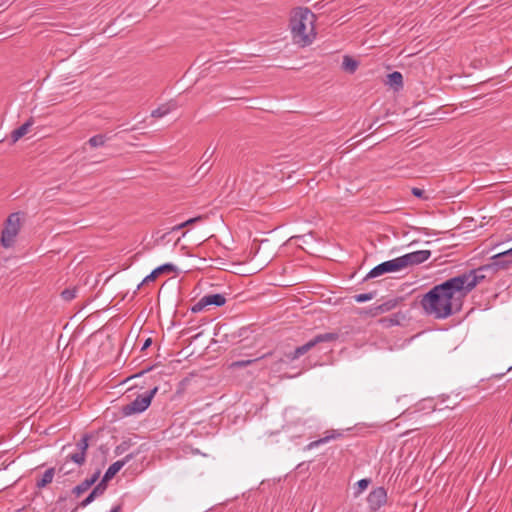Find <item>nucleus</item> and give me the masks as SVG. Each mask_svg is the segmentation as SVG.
<instances>
[{"label": "nucleus", "instance_id": "obj_1", "mask_svg": "<svg viewBox=\"0 0 512 512\" xmlns=\"http://www.w3.org/2000/svg\"><path fill=\"white\" fill-rule=\"evenodd\" d=\"M464 297L452 277L424 294L420 305L426 315L446 319L461 310Z\"/></svg>", "mask_w": 512, "mask_h": 512}, {"label": "nucleus", "instance_id": "obj_2", "mask_svg": "<svg viewBox=\"0 0 512 512\" xmlns=\"http://www.w3.org/2000/svg\"><path fill=\"white\" fill-rule=\"evenodd\" d=\"M315 20V14L306 7H297L292 10L289 27L295 43L307 46L313 42Z\"/></svg>", "mask_w": 512, "mask_h": 512}, {"label": "nucleus", "instance_id": "obj_3", "mask_svg": "<svg viewBox=\"0 0 512 512\" xmlns=\"http://www.w3.org/2000/svg\"><path fill=\"white\" fill-rule=\"evenodd\" d=\"M489 269H492L491 264L453 277L454 281L461 290L462 295L466 296L472 289L476 287L477 284L484 280L486 277L484 271Z\"/></svg>", "mask_w": 512, "mask_h": 512}, {"label": "nucleus", "instance_id": "obj_4", "mask_svg": "<svg viewBox=\"0 0 512 512\" xmlns=\"http://www.w3.org/2000/svg\"><path fill=\"white\" fill-rule=\"evenodd\" d=\"M21 229V213H11L4 224L1 232L0 243L3 248H11L15 245L16 237Z\"/></svg>", "mask_w": 512, "mask_h": 512}, {"label": "nucleus", "instance_id": "obj_5", "mask_svg": "<svg viewBox=\"0 0 512 512\" xmlns=\"http://www.w3.org/2000/svg\"><path fill=\"white\" fill-rule=\"evenodd\" d=\"M89 439L90 435L84 434L82 438L76 443L77 451L74 453H70L65 457V463H63L59 468L58 472L62 475H67L72 472V469H66V464L68 462H73L78 466H82L86 461V452L89 447Z\"/></svg>", "mask_w": 512, "mask_h": 512}, {"label": "nucleus", "instance_id": "obj_6", "mask_svg": "<svg viewBox=\"0 0 512 512\" xmlns=\"http://www.w3.org/2000/svg\"><path fill=\"white\" fill-rule=\"evenodd\" d=\"M158 386L155 385L144 394L138 395L132 402L122 407V413L125 416H130L136 413L144 412L151 404V400L158 391Z\"/></svg>", "mask_w": 512, "mask_h": 512}, {"label": "nucleus", "instance_id": "obj_7", "mask_svg": "<svg viewBox=\"0 0 512 512\" xmlns=\"http://www.w3.org/2000/svg\"><path fill=\"white\" fill-rule=\"evenodd\" d=\"M338 338H339L338 333L318 334L314 338L309 340L307 343H305L304 345L297 347L294 351H292L290 353H287L286 358L290 361L296 360L299 357L306 354L308 351H310L312 348H314L319 343L336 341Z\"/></svg>", "mask_w": 512, "mask_h": 512}, {"label": "nucleus", "instance_id": "obj_8", "mask_svg": "<svg viewBox=\"0 0 512 512\" xmlns=\"http://www.w3.org/2000/svg\"><path fill=\"white\" fill-rule=\"evenodd\" d=\"M338 338H339L338 333L318 334L314 338L309 340L307 343H305L304 345L297 347L294 351H292L290 353H287L286 358L290 361L296 360L299 357L306 354L308 351H310L312 348H314L319 343L336 341Z\"/></svg>", "mask_w": 512, "mask_h": 512}, {"label": "nucleus", "instance_id": "obj_9", "mask_svg": "<svg viewBox=\"0 0 512 512\" xmlns=\"http://www.w3.org/2000/svg\"><path fill=\"white\" fill-rule=\"evenodd\" d=\"M403 270L400 258H394L385 262H382L372 268L366 276V279L376 278L387 273H393Z\"/></svg>", "mask_w": 512, "mask_h": 512}, {"label": "nucleus", "instance_id": "obj_10", "mask_svg": "<svg viewBox=\"0 0 512 512\" xmlns=\"http://www.w3.org/2000/svg\"><path fill=\"white\" fill-rule=\"evenodd\" d=\"M430 256V250H418L402 255L399 258L401 261L402 268L405 269L409 266L418 265L425 262L430 258Z\"/></svg>", "mask_w": 512, "mask_h": 512}, {"label": "nucleus", "instance_id": "obj_11", "mask_svg": "<svg viewBox=\"0 0 512 512\" xmlns=\"http://www.w3.org/2000/svg\"><path fill=\"white\" fill-rule=\"evenodd\" d=\"M226 303V298L222 294H208L203 296L195 305L192 307V312L198 313L202 311L206 306L214 305L217 307L223 306Z\"/></svg>", "mask_w": 512, "mask_h": 512}, {"label": "nucleus", "instance_id": "obj_12", "mask_svg": "<svg viewBox=\"0 0 512 512\" xmlns=\"http://www.w3.org/2000/svg\"><path fill=\"white\" fill-rule=\"evenodd\" d=\"M386 501L387 492L384 487H377L373 489L367 497L369 508L372 511L380 509L386 503Z\"/></svg>", "mask_w": 512, "mask_h": 512}, {"label": "nucleus", "instance_id": "obj_13", "mask_svg": "<svg viewBox=\"0 0 512 512\" xmlns=\"http://www.w3.org/2000/svg\"><path fill=\"white\" fill-rule=\"evenodd\" d=\"M176 270L177 268L171 263H165L163 265L158 266L142 280V282L137 286V290H139L140 287L143 286L144 284L154 281L158 276H160V274L175 272Z\"/></svg>", "mask_w": 512, "mask_h": 512}, {"label": "nucleus", "instance_id": "obj_14", "mask_svg": "<svg viewBox=\"0 0 512 512\" xmlns=\"http://www.w3.org/2000/svg\"><path fill=\"white\" fill-rule=\"evenodd\" d=\"M343 436V433L339 430H329L325 432V436L322 438H319L318 440L310 442L307 446V450H312L322 444H326L331 440L339 439Z\"/></svg>", "mask_w": 512, "mask_h": 512}, {"label": "nucleus", "instance_id": "obj_15", "mask_svg": "<svg viewBox=\"0 0 512 512\" xmlns=\"http://www.w3.org/2000/svg\"><path fill=\"white\" fill-rule=\"evenodd\" d=\"M101 474V471L98 469L96 470L90 478L85 479L80 484L75 486L72 490L73 494H75L77 497H79L81 494L86 492L92 485H94L97 480L99 479Z\"/></svg>", "mask_w": 512, "mask_h": 512}, {"label": "nucleus", "instance_id": "obj_16", "mask_svg": "<svg viewBox=\"0 0 512 512\" xmlns=\"http://www.w3.org/2000/svg\"><path fill=\"white\" fill-rule=\"evenodd\" d=\"M34 124V119L30 117L24 124L11 132V141L16 143L19 139L25 136L30 127Z\"/></svg>", "mask_w": 512, "mask_h": 512}, {"label": "nucleus", "instance_id": "obj_17", "mask_svg": "<svg viewBox=\"0 0 512 512\" xmlns=\"http://www.w3.org/2000/svg\"><path fill=\"white\" fill-rule=\"evenodd\" d=\"M177 109V103L175 101H169L168 103L162 104L151 112V116L154 118H161L168 115L173 110Z\"/></svg>", "mask_w": 512, "mask_h": 512}, {"label": "nucleus", "instance_id": "obj_18", "mask_svg": "<svg viewBox=\"0 0 512 512\" xmlns=\"http://www.w3.org/2000/svg\"><path fill=\"white\" fill-rule=\"evenodd\" d=\"M399 304V300L398 299H390V300H387L385 302H383L382 304L378 305V306H375L373 309H372V314L374 316L376 315H379V314H382V313H385V312H388V311H391L392 309H394L397 305Z\"/></svg>", "mask_w": 512, "mask_h": 512}, {"label": "nucleus", "instance_id": "obj_19", "mask_svg": "<svg viewBox=\"0 0 512 512\" xmlns=\"http://www.w3.org/2000/svg\"><path fill=\"white\" fill-rule=\"evenodd\" d=\"M386 84L393 87L396 91L403 87V76L400 72L394 71L387 75Z\"/></svg>", "mask_w": 512, "mask_h": 512}, {"label": "nucleus", "instance_id": "obj_20", "mask_svg": "<svg viewBox=\"0 0 512 512\" xmlns=\"http://www.w3.org/2000/svg\"><path fill=\"white\" fill-rule=\"evenodd\" d=\"M272 355V352H268L266 354H263L259 357H256V358H253V359H247V360H238V361H234L230 364V368L231 369H238V368H243V367H246V366H249V365H252L254 363H257L259 362L260 360L268 357V356H271Z\"/></svg>", "mask_w": 512, "mask_h": 512}, {"label": "nucleus", "instance_id": "obj_21", "mask_svg": "<svg viewBox=\"0 0 512 512\" xmlns=\"http://www.w3.org/2000/svg\"><path fill=\"white\" fill-rule=\"evenodd\" d=\"M492 268L498 270V269H507L512 265V257L508 258H498V254L491 257Z\"/></svg>", "mask_w": 512, "mask_h": 512}, {"label": "nucleus", "instance_id": "obj_22", "mask_svg": "<svg viewBox=\"0 0 512 512\" xmlns=\"http://www.w3.org/2000/svg\"><path fill=\"white\" fill-rule=\"evenodd\" d=\"M403 318H404L403 314L395 313L391 316L384 317V318L380 319L379 322L382 324L383 327L389 328L392 326L399 325Z\"/></svg>", "mask_w": 512, "mask_h": 512}, {"label": "nucleus", "instance_id": "obj_23", "mask_svg": "<svg viewBox=\"0 0 512 512\" xmlns=\"http://www.w3.org/2000/svg\"><path fill=\"white\" fill-rule=\"evenodd\" d=\"M359 66V62L351 56L345 55L343 57L342 68L344 71L353 74Z\"/></svg>", "mask_w": 512, "mask_h": 512}, {"label": "nucleus", "instance_id": "obj_24", "mask_svg": "<svg viewBox=\"0 0 512 512\" xmlns=\"http://www.w3.org/2000/svg\"><path fill=\"white\" fill-rule=\"evenodd\" d=\"M54 474H55L54 468L47 469L44 472V474L42 475V477L37 480V482H36L37 488L41 489V488H44L45 486H47L48 484H50L53 480Z\"/></svg>", "mask_w": 512, "mask_h": 512}, {"label": "nucleus", "instance_id": "obj_25", "mask_svg": "<svg viewBox=\"0 0 512 512\" xmlns=\"http://www.w3.org/2000/svg\"><path fill=\"white\" fill-rule=\"evenodd\" d=\"M122 467L123 462L120 461H116L111 464L103 476L104 481H110L121 470Z\"/></svg>", "mask_w": 512, "mask_h": 512}, {"label": "nucleus", "instance_id": "obj_26", "mask_svg": "<svg viewBox=\"0 0 512 512\" xmlns=\"http://www.w3.org/2000/svg\"><path fill=\"white\" fill-rule=\"evenodd\" d=\"M110 138L107 137L106 135L104 134H97V135H94L92 136L89 140H88V144L93 147V148H97V147H101V146H104V144L106 143L107 140H109Z\"/></svg>", "mask_w": 512, "mask_h": 512}, {"label": "nucleus", "instance_id": "obj_27", "mask_svg": "<svg viewBox=\"0 0 512 512\" xmlns=\"http://www.w3.org/2000/svg\"><path fill=\"white\" fill-rule=\"evenodd\" d=\"M77 288H66L61 292V297L63 300L69 302L72 301L77 296Z\"/></svg>", "mask_w": 512, "mask_h": 512}, {"label": "nucleus", "instance_id": "obj_28", "mask_svg": "<svg viewBox=\"0 0 512 512\" xmlns=\"http://www.w3.org/2000/svg\"><path fill=\"white\" fill-rule=\"evenodd\" d=\"M200 220H201L200 216L194 217V218H190V219H188V220H186V221H184V222H182L180 224H177V225L173 226L171 228L170 232L181 230V229H183V228H185V227H187V226H189V225H191V224H193V223H195L197 221H200Z\"/></svg>", "mask_w": 512, "mask_h": 512}, {"label": "nucleus", "instance_id": "obj_29", "mask_svg": "<svg viewBox=\"0 0 512 512\" xmlns=\"http://www.w3.org/2000/svg\"><path fill=\"white\" fill-rule=\"evenodd\" d=\"M107 482L108 481H104V478H102V480L93 488V490L91 492L96 497L101 496L107 488Z\"/></svg>", "mask_w": 512, "mask_h": 512}, {"label": "nucleus", "instance_id": "obj_30", "mask_svg": "<svg viewBox=\"0 0 512 512\" xmlns=\"http://www.w3.org/2000/svg\"><path fill=\"white\" fill-rule=\"evenodd\" d=\"M375 297V292L361 293L354 296V300L358 303H363L372 300Z\"/></svg>", "mask_w": 512, "mask_h": 512}, {"label": "nucleus", "instance_id": "obj_31", "mask_svg": "<svg viewBox=\"0 0 512 512\" xmlns=\"http://www.w3.org/2000/svg\"><path fill=\"white\" fill-rule=\"evenodd\" d=\"M411 193L417 197V198H420V199H423V200H429V196H427L424 192V190L418 188V187H413L411 189Z\"/></svg>", "mask_w": 512, "mask_h": 512}, {"label": "nucleus", "instance_id": "obj_32", "mask_svg": "<svg viewBox=\"0 0 512 512\" xmlns=\"http://www.w3.org/2000/svg\"><path fill=\"white\" fill-rule=\"evenodd\" d=\"M370 484V480L369 479H361L357 482V491H356V494H360L362 493L367 487L368 485Z\"/></svg>", "mask_w": 512, "mask_h": 512}, {"label": "nucleus", "instance_id": "obj_33", "mask_svg": "<svg viewBox=\"0 0 512 512\" xmlns=\"http://www.w3.org/2000/svg\"><path fill=\"white\" fill-rule=\"evenodd\" d=\"M96 496L90 492V494L79 504L80 507L84 508L91 504L95 500Z\"/></svg>", "mask_w": 512, "mask_h": 512}, {"label": "nucleus", "instance_id": "obj_34", "mask_svg": "<svg viewBox=\"0 0 512 512\" xmlns=\"http://www.w3.org/2000/svg\"><path fill=\"white\" fill-rule=\"evenodd\" d=\"M512 257V247L504 252L498 253V258Z\"/></svg>", "mask_w": 512, "mask_h": 512}, {"label": "nucleus", "instance_id": "obj_35", "mask_svg": "<svg viewBox=\"0 0 512 512\" xmlns=\"http://www.w3.org/2000/svg\"><path fill=\"white\" fill-rule=\"evenodd\" d=\"M134 458V454L130 453L126 455L122 460H119L120 462H123V466L128 463L130 460Z\"/></svg>", "mask_w": 512, "mask_h": 512}, {"label": "nucleus", "instance_id": "obj_36", "mask_svg": "<svg viewBox=\"0 0 512 512\" xmlns=\"http://www.w3.org/2000/svg\"><path fill=\"white\" fill-rule=\"evenodd\" d=\"M151 344H152V339H151V338H147V339L144 341V343H143V345H142V347H141V350H142V351L146 350V349H147Z\"/></svg>", "mask_w": 512, "mask_h": 512}, {"label": "nucleus", "instance_id": "obj_37", "mask_svg": "<svg viewBox=\"0 0 512 512\" xmlns=\"http://www.w3.org/2000/svg\"><path fill=\"white\" fill-rule=\"evenodd\" d=\"M123 451H124V447L122 445H119L116 447V450H115L116 454H120Z\"/></svg>", "mask_w": 512, "mask_h": 512}, {"label": "nucleus", "instance_id": "obj_38", "mask_svg": "<svg viewBox=\"0 0 512 512\" xmlns=\"http://www.w3.org/2000/svg\"><path fill=\"white\" fill-rule=\"evenodd\" d=\"M110 512H121V506L120 505H116L114 506Z\"/></svg>", "mask_w": 512, "mask_h": 512}, {"label": "nucleus", "instance_id": "obj_39", "mask_svg": "<svg viewBox=\"0 0 512 512\" xmlns=\"http://www.w3.org/2000/svg\"><path fill=\"white\" fill-rule=\"evenodd\" d=\"M148 370H144V371H141L139 374H136L134 377H140L142 376L144 373H146Z\"/></svg>", "mask_w": 512, "mask_h": 512}]
</instances>
